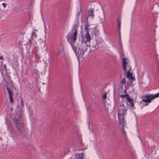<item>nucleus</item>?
Instances as JSON below:
<instances>
[{
  "label": "nucleus",
  "mask_w": 159,
  "mask_h": 159,
  "mask_svg": "<svg viewBox=\"0 0 159 159\" xmlns=\"http://www.w3.org/2000/svg\"><path fill=\"white\" fill-rule=\"evenodd\" d=\"M20 103L21 104V107H24V104L23 99V98L22 97H20Z\"/></svg>",
  "instance_id": "5701e85b"
},
{
  "label": "nucleus",
  "mask_w": 159,
  "mask_h": 159,
  "mask_svg": "<svg viewBox=\"0 0 159 159\" xmlns=\"http://www.w3.org/2000/svg\"><path fill=\"white\" fill-rule=\"evenodd\" d=\"M38 30L34 29L32 32L30 38L29 40H33L38 39V36L37 34Z\"/></svg>",
  "instance_id": "1a4fd4ad"
},
{
  "label": "nucleus",
  "mask_w": 159,
  "mask_h": 159,
  "mask_svg": "<svg viewBox=\"0 0 159 159\" xmlns=\"http://www.w3.org/2000/svg\"><path fill=\"white\" fill-rule=\"evenodd\" d=\"M87 19L88 18H87V21L86 22V24L84 25V29L86 31V32H89V25L87 21Z\"/></svg>",
  "instance_id": "f3484780"
},
{
  "label": "nucleus",
  "mask_w": 159,
  "mask_h": 159,
  "mask_svg": "<svg viewBox=\"0 0 159 159\" xmlns=\"http://www.w3.org/2000/svg\"><path fill=\"white\" fill-rule=\"evenodd\" d=\"M128 59L126 58H124L122 60L123 68L124 70L125 73L126 71V65L128 62Z\"/></svg>",
  "instance_id": "9d476101"
},
{
  "label": "nucleus",
  "mask_w": 159,
  "mask_h": 159,
  "mask_svg": "<svg viewBox=\"0 0 159 159\" xmlns=\"http://www.w3.org/2000/svg\"><path fill=\"white\" fill-rule=\"evenodd\" d=\"M11 134L12 137L15 140H19L22 137L21 131L17 130L15 131L11 132Z\"/></svg>",
  "instance_id": "39448f33"
},
{
  "label": "nucleus",
  "mask_w": 159,
  "mask_h": 159,
  "mask_svg": "<svg viewBox=\"0 0 159 159\" xmlns=\"http://www.w3.org/2000/svg\"><path fill=\"white\" fill-rule=\"evenodd\" d=\"M120 124L122 125V134H123V135L124 136H126V131L124 130V127L126 126V122L125 121V124L124 125H123L122 123H120Z\"/></svg>",
  "instance_id": "a211bd4d"
},
{
  "label": "nucleus",
  "mask_w": 159,
  "mask_h": 159,
  "mask_svg": "<svg viewBox=\"0 0 159 159\" xmlns=\"http://www.w3.org/2000/svg\"><path fill=\"white\" fill-rule=\"evenodd\" d=\"M151 95H154L153 94H147L145 95L144 96H143L142 97L143 98L141 101L139 102L140 104H141L142 102H144L146 103L143 105V107L147 106L148 105V103H150L152 102V100L154 99H152L150 100V98H151L150 97H148L149 96Z\"/></svg>",
  "instance_id": "20e7f679"
},
{
  "label": "nucleus",
  "mask_w": 159,
  "mask_h": 159,
  "mask_svg": "<svg viewBox=\"0 0 159 159\" xmlns=\"http://www.w3.org/2000/svg\"><path fill=\"white\" fill-rule=\"evenodd\" d=\"M85 150V149H83V148H82V149H81V150Z\"/></svg>",
  "instance_id": "c85d7f7f"
},
{
  "label": "nucleus",
  "mask_w": 159,
  "mask_h": 159,
  "mask_svg": "<svg viewBox=\"0 0 159 159\" xmlns=\"http://www.w3.org/2000/svg\"><path fill=\"white\" fill-rule=\"evenodd\" d=\"M91 40H81L80 41V43L84 47H87L88 46H91L92 43H90Z\"/></svg>",
  "instance_id": "6e6552de"
},
{
  "label": "nucleus",
  "mask_w": 159,
  "mask_h": 159,
  "mask_svg": "<svg viewBox=\"0 0 159 159\" xmlns=\"http://www.w3.org/2000/svg\"><path fill=\"white\" fill-rule=\"evenodd\" d=\"M2 4L4 7L5 8L6 7V4L5 3H2Z\"/></svg>",
  "instance_id": "a878e982"
},
{
  "label": "nucleus",
  "mask_w": 159,
  "mask_h": 159,
  "mask_svg": "<svg viewBox=\"0 0 159 159\" xmlns=\"http://www.w3.org/2000/svg\"><path fill=\"white\" fill-rule=\"evenodd\" d=\"M15 122L16 124V126L17 128V130L21 131L22 128L24 125L22 123L20 120H16Z\"/></svg>",
  "instance_id": "0eeeda50"
},
{
  "label": "nucleus",
  "mask_w": 159,
  "mask_h": 159,
  "mask_svg": "<svg viewBox=\"0 0 159 159\" xmlns=\"http://www.w3.org/2000/svg\"><path fill=\"white\" fill-rule=\"evenodd\" d=\"M3 58L2 56H1L0 57V59H2Z\"/></svg>",
  "instance_id": "cd10ccee"
},
{
  "label": "nucleus",
  "mask_w": 159,
  "mask_h": 159,
  "mask_svg": "<svg viewBox=\"0 0 159 159\" xmlns=\"http://www.w3.org/2000/svg\"><path fill=\"white\" fill-rule=\"evenodd\" d=\"M99 40H93L91 47L95 49L98 48L101 46Z\"/></svg>",
  "instance_id": "423d86ee"
},
{
  "label": "nucleus",
  "mask_w": 159,
  "mask_h": 159,
  "mask_svg": "<svg viewBox=\"0 0 159 159\" xmlns=\"http://www.w3.org/2000/svg\"><path fill=\"white\" fill-rule=\"evenodd\" d=\"M126 82L125 78H123L121 81L120 84L121 85H123Z\"/></svg>",
  "instance_id": "4be33fe9"
},
{
  "label": "nucleus",
  "mask_w": 159,
  "mask_h": 159,
  "mask_svg": "<svg viewBox=\"0 0 159 159\" xmlns=\"http://www.w3.org/2000/svg\"><path fill=\"white\" fill-rule=\"evenodd\" d=\"M129 70H128L127 72V77L130 80H135L134 77L133 76L132 74L130 73Z\"/></svg>",
  "instance_id": "ddd939ff"
},
{
  "label": "nucleus",
  "mask_w": 159,
  "mask_h": 159,
  "mask_svg": "<svg viewBox=\"0 0 159 159\" xmlns=\"http://www.w3.org/2000/svg\"><path fill=\"white\" fill-rule=\"evenodd\" d=\"M127 109L124 104L120 105L118 110L117 117L120 123H122L123 125L125 123L124 118L125 115L127 112Z\"/></svg>",
  "instance_id": "f03ea898"
},
{
  "label": "nucleus",
  "mask_w": 159,
  "mask_h": 159,
  "mask_svg": "<svg viewBox=\"0 0 159 159\" xmlns=\"http://www.w3.org/2000/svg\"><path fill=\"white\" fill-rule=\"evenodd\" d=\"M155 27H157V26H155Z\"/></svg>",
  "instance_id": "c756f323"
},
{
  "label": "nucleus",
  "mask_w": 159,
  "mask_h": 159,
  "mask_svg": "<svg viewBox=\"0 0 159 159\" xmlns=\"http://www.w3.org/2000/svg\"><path fill=\"white\" fill-rule=\"evenodd\" d=\"M6 89H7V90L8 93L9 98H10V103H11L12 102V101L13 100V98H12L13 96L12 95V93H13V92L12 91L11 92L8 87H7Z\"/></svg>",
  "instance_id": "f8f14e48"
},
{
  "label": "nucleus",
  "mask_w": 159,
  "mask_h": 159,
  "mask_svg": "<svg viewBox=\"0 0 159 159\" xmlns=\"http://www.w3.org/2000/svg\"><path fill=\"white\" fill-rule=\"evenodd\" d=\"M64 48L63 47H62V48L61 50L58 51V54H60L61 53H63L64 52Z\"/></svg>",
  "instance_id": "b1692460"
},
{
  "label": "nucleus",
  "mask_w": 159,
  "mask_h": 159,
  "mask_svg": "<svg viewBox=\"0 0 159 159\" xmlns=\"http://www.w3.org/2000/svg\"><path fill=\"white\" fill-rule=\"evenodd\" d=\"M107 93H105L104 94V95L103 96V98L104 99H105L107 98Z\"/></svg>",
  "instance_id": "393cba45"
},
{
  "label": "nucleus",
  "mask_w": 159,
  "mask_h": 159,
  "mask_svg": "<svg viewBox=\"0 0 159 159\" xmlns=\"http://www.w3.org/2000/svg\"><path fill=\"white\" fill-rule=\"evenodd\" d=\"M148 97H150L151 98H150V100L152 99H155V98H157L158 97H159V92L158 93H157L155 94H154V95H151L148 96Z\"/></svg>",
  "instance_id": "6ab92c4d"
},
{
  "label": "nucleus",
  "mask_w": 159,
  "mask_h": 159,
  "mask_svg": "<svg viewBox=\"0 0 159 159\" xmlns=\"http://www.w3.org/2000/svg\"><path fill=\"white\" fill-rule=\"evenodd\" d=\"M93 12L94 11L90 9V10L88 11V16H91L92 18H93L94 16Z\"/></svg>",
  "instance_id": "aec40b11"
},
{
  "label": "nucleus",
  "mask_w": 159,
  "mask_h": 159,
  "mask_svg": "<svg viewBox=\"0 0 159 159\" xmlns=\"http://www.w3.org/2000/svg\"><path fill=\"white\" fill-rule=\"evenodd\" d=\"M85 36L87 40H90V36L89 32H86Z\"/></svg>",
  "instance_id": "412c9836"
},
{
  "label": "nucleus",
  "mask_w": 159,
  "mask_h": 159,
  "mask_svg": "<svg viewBox=\"0 0 159 159\" xmlns=\"http://www.w3.org/2000/svg\"><path fill=\"white\" fill-rule=\"evenodd\" d=\"M123 93H124V94H120L119 95V97H121L123 99L127 97V95H129L128 93H126V91L125 90H124L122 92Z\"/></svg>",
  "instance_id": "2eb2a0df"
},
{
  "label": "nucleus",
  "mask_w": 159,
  "mask_h": 159,
  "mask_svg": "<svg viewBox=\"0 0 159 159\" xmlns=\"http://www.w3.org/2000/svg\"><path fill=\"white\" fill-rule=\"evenodd\" d=\"M76 55L82 56L87 50V47H84L80 43L79 40H68Z\"/></svg>",
  "instance_id": "f257e3e1"
},
{
  "label": "nucleus",
  "mask_w": 159,
  "mask_h": 159,
  "mask_svg": "<svg viewBox=\"0 0 159 159\" xmlns=\"http://www.w3.org/2000/svg\"><path fill=\"white\" fill-rule=\"evenodd\" d=\"M4 68L6 70H7V67H6V64H5L4 65Z\"/></svg>",
  "instance_id": "bb28decb"
},
{
  "label": "nucleus",
  "mask_w": 159,
  "mask_h": 159,
  "mask_svg": "<svg viewBox=\"0 0 159 159\" xmlns=\"http://www.w3.org/2000/svg\"><path fill=\"white\" fill-rule=\"evenodd\" d=\"M121 18H119L117 19V25H118V32L119 33H120V30L121 28Z\"/></svg>",
  "instance_id": "dca6fc26"
},
{
  "label": "nucleus",
  "mask_w": 159,
  "mask_h": 159,
  "mask_svg": "<svg viewBox=\"0 0 159 159\" xmlns=\"http://www.w3.org/2000/svg\"><path fill=\"white\" fill-rule=\"evenodd\" d=\"M79 26L78 20L76 21L74 25L72 26L71 30L67 36L68 40H76L78 28Z\"/></svg>",
  "instance_id": "7ed1b4c3"
},
{
  "label": "nucleus",
  "mask_w": 159,
  "mask_h": 159,
  "mask_svg": "<svg viewBox=\"0 0 159 159\" xmlns=\"http://www.w3.org/2000/svg\"><path fill=\"white\" fill-rule=\"evenodd\" d=\"M126 100L127 102L130 103V105L132 107H134V100L133 99L131 98L129 96V95H127V97L126 98Z\"/></svg>",
  "instance_id": "9b49d317"
},
{
  "label": "nucleus",
  "mask_w": 159,
  "mask_h": 159,
  "mask_svg": "<svg viewBox=\"0 0 159 159\" xmlns=\"http://www.w3.org/2000/svg\"><path fill=\"white\" fill-rule=\"evenodd\" d=\"M84 157V154L83 152L76 154L75 155V158L74 159H83Z\"/></svg>",
  "instance_id": "4468645a"
}]
</instances>
